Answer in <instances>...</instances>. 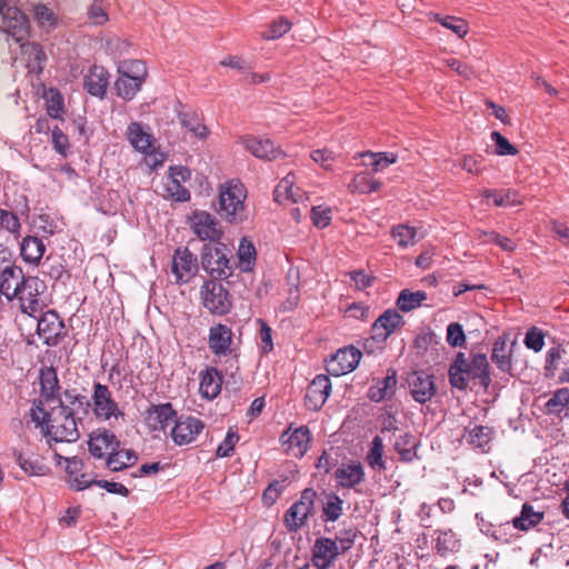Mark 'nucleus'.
<instances>
[{
	"instance_id": "obj_1",
	"label": "nucleus",
	"mask_w": 569,
	"mask_h": 569,
	"mask_svg": "<svg viewBox=\"0 0 569 569\" xmlns=\"http://www.w3.org/2000/svg\"><path fill=\"white\" fill-rule=\"evenodd\" d=\"M449 382L453 388L466 390L469 382L478 383L485 390L491 382L489 362L483 353H476L467 360L463 353H458L449 368Z\"/></svg>"
},
{
	"instance_id": "obj_2",
	"label": "nucleus",
	"mask_w": 569,
	"mask_h": 569,
	"mask_svg": "<svg viewBox=\"0 0 569 569\" xmlns=\"http://www.w3.org/2000/svg\"><path fill=\"white\" fill-rule=\"evenodd\" d=\"M46 436L56 442H74L80 437L73 411L60 399L49 413Z\"/></svg>"
},
{
	"instance_id": "obj_3",
	"label": "nucleus",
	"mask_w": 569,
	"mask_h": 569,
	"mask_svg": "<svg viewBox=\"0 0 569 569\" xmlns=\"http://www.w3.org/2000/svg\"><path fill=\"white\" fill-rule=\"evenodd\" d=\"M247 190L239 180H229L219 188V211L231 223L246 219Z\"/></svg>"
},
{
	"instance_id": "obj_4",
	"label": "nucleus",
	"mask_w": 569,
	"mask_h": 569,
	"mask_svg": "<svg viewBox=\"0 0 569 569\" xmlns=\"http://www.w3.org/2000/svg\"><path fill=\"white\" fill-rule=\"evenodd\" d=\"M119 71L120 76L114 83L117 94L123 100L130 101L141 89L147 76V68L142 61L132 60L126 62Z\"/></svg>"
},
{
	"instance_id": "obj_5",
	"label": "nucleus",
	"mask_w": 569,
	"mask_h": 569,
	"mask_svg": "<svg viewBox=\"0 0 569 569\" xmlns=\"http://www.w3.org/2000/svg\"><path fill=\"white\" fill-rule=\"evenodd\" d=\"M201 266L212 280L227 279L233 273V264L223 244H204L201 251Z\"/></svg>"
},
{
	"instance_id": "obj_6",
	"label": "nucleus",
	"mask_w": 569,
	"mask_h": 569,
	"mask_svg": "<svg viewBox=\"0 0 569 569\" xmlns=\"http://www.w3.org/2000/svg\"><path fill=\"white\" fill-rule=\"evenodd\" d=\"M317 492L307 488L301 492V497L284 513V523L289 531H298L306 520L311 516Z\"/></svg>"
},
{
	"instance_id": "obj_7",
	"label": "nucleus",
	"mask_w": 569,
	"mask_h": 569,
	"mask_svg": "<svg viewBox=\"0 0 569 569\" xmlns=\"http://www.w3.org/2000/svg\"><path fill=\"white\" fill-rule=\"evenodd\" d=\"M203 307L211 313L226 315L231 309V300L227 289L214 280H209L201 287Z\"/></svg>"
},
{
	"instance_id": "obj_8",
	"label": "nucleus",
	"mask_w": 569,
	"mask_h": 569,
	"mask_svg": "<svg viewBox=\"0 0 569 569\" xmlns=\"http://www.w3.org/2000/svg\"><path fill=\"white\" fill-rule=\"evenodd\" d=\"M311 433L307 426L293 428L292 425L280 436L284 452L295 458H302L309 449Z\"/></svg>"
},
{
	"instance_id": "obj_9",
	"label": "nucleus",
	"mask_w": 569,
	"mask_h": 569,
	"mask_svg": "<svg viewBox=\"0 0 569 569\" xmlns=\"http://www.w3.org/2000/svg\"><path fill=\"white\" fill-rule=\"evenodd\" d=\"M361 357V351L353 346L340 348L327 360V371L335 377L347 375L357 368Z\"/></svg>"
},
{
	"instance_id": "obj_10",
	"label": "nucleus",
	"mask_w": 569,
	"mask_h": 569,
	"mask_svg": "<svg viewBox=\"0 0 569 569\" xmlns=\"http://www.w3.org/2000/svg\"><path fill=\"white\" fill-rule=\"evenodd\" d=\"M190 227L202 241L219 242L222 230L217 219L207 211H194L189 218Z\"/></svg>"
},
{
	"instance_id": "obj_11",
	"label": "nucleus",
	"mask_w": 569,
	"mask_h": 569,
	"mask_svg": "<svg viewBox=\"0 0 569 569\" xmlns=\"http://www.w3.org/2000/svg\"><path fill=\"white\" fill-rule=\"evenodd\" d=\"M198 261L188 248L176 249L172 257L171 271L177 283L189 282L198 272Z\"/></svg>"
},
{
	"instance_id": "obj_12",
	"label": "nucleus",
	"mask_w": 569,
	"mask_h": 569,
	"mask_svg": "<svg viewBox=\"0 0 569 569\" xmlns=\"http://www.w3.org/2000/svg\"><path fill=\"white\" fill-rule=\"evenodd\" d=\"M37 332L47 346H57L64 335V323L56 311L49 310L39 318Z\"/></svg>"
},
{
	"instance_id": "obj_13",
	"label": "nucleus",
	"mask_w": 569,
	"mask_h": 569,
	"mask_svg": "<svg viewBox=\"0 0 569 569\" xmlns=\"http://www.w3.org/2000/svg\"><path fill=\"white\" fill-rule=\"evenodd\" d=\"M204 423L194 417L177 418L170 437L177 446L189 445L202 432Z\"/></svg>"
},
{
	"instance_id": "obj_14",
	"label": "nucleus",
	"mask_w": 569,
	"mask_h": 569,
	"mask_svg": "<svg viewBox=\"0 0 569 569\" xmlns=\"http://www.w3.org/2000/svg\"><path fill=\"white\" fill-rule=\"evenodd\" d=\"M119 447V439L108 429H97L89 437V452L97 459L107 460V457L111 456V451L117 450Z\"/></svg>"
},
{
	"instance_id": "obj_15",
	"label": "nucleus",
	"mask_w": 569,
	"mask_h": 569,
	"mask_svg": "<svg viewBox=\"0 0 569 569\" xmlns=\"http://www.w3.org/2000/svg\"><path fill=\"white\" fill-rule=\"evenodd\" d=\"M93 412L97 418L109 420L111 417L123 416L119 411L118 403L112 399L111 391L108 386L100 382L93 386Z\"/></svg>"
},
{
	"instance_id": "obj_16",
	"label": "nucleus",
	"mask_w": 569,
	"mask_h": 569,
	"mask_svg": "<svg viewBox=\"0 0 569 569\" xmlns=\"http://www.w3.org/2000/svg\"><path fill=\"white\" fill-rule=\"evenodd\" d=\"M407 383L412 398L419 403L431 400L436 393L433 376L425 371H413L408 375Z\"/></svg>"
},
{
	"instance_id": "obj_17",
	"label": "nucleus",
	"mask_w": 569,
	"mask_h": 569,
	"mask_svg": "<svg viewBox=\"0 0 569 569\" xmlns=\"http://www.w3.org/2000/svg\"><path fill=\"white\" fill-rule=\"evenodd\" d=\"M339 556L338 542L330 538L316 539L311 549V561L317 569H329Z\"/></svg>"
},
{
	"instance_id": "obj_18",
	"label": "nucleus",
	"mask_w": 569,
	"mask_h": 569,
	"mask_svg": "<svg viewBox=\"0 0 569 569\" xmlns=\"http://www.w3.org/2000/svg\"><path fill=\"white\" fill-rule=\"evenodd\" d=\"M0 28L17 41H21L28 34L29 20L20 9L8 7L2 12Z\"/></svg>"
},
{
	"instance_id": "obj_19",
	"label": "nucleus",
	"mask_w": 569,
	"mask_h": 569,
	"mask_svg": "<svg viewBox=\"0 0 569 569\" xmlns=\"http://www.w3.org/2000/svg\"><path fill=\"white\" fill-rule=\"evenodd\" d=\"M391 335V309L385 312L375 321L371 328V336L366 340L365 348L369 352L382 350L387 339Z\"/></svg>"
},
{
	"instance_id": "obj_20",
	"label": "nucleus",
	"mask_w": 569,
	"mask_h": 569,
	"mask_svg": "<svg viewBox=\"0 0 569 569\" xmlns=\"http://www.w3.org/2000/svg\"><path fill=\"white\" fill-rule=\"evenodd\" d=\"M331 392V381L326 375H317L310 382L307 395L306 406L310 410H320L328 400Z\"/></svg>"
},
{
	"instance_id": "obj_21",
	"label": "nucleus",
	"mask_w": 569,
	"mask_h": 569,
	"mask_svg": "<svg viewBox=\"0 0 569 569\" xmlns=\"http://www.w3.org/2000/svg\"><path fill=\"white\" fill-rule=\"evenodd\" d=\"M146 420L153 431H164L170 423L177 420V411L170 402L151 405L146 411Z\"/></svg>"
},
{
	"instance_id": "obj_22",
	"label": "nucleus",
	"mask_w": 569,
	"mask_h": 569,
	"mask_svg": "<svg viewBox=\"0 0 569 569\" xmlns=\"http://www.w3.org/2000/svg\"><path fill=\"white\" fill-rule=\"evenodd\" d=\"M39 280L34 277L26 278L19 287V295L16 298L20 301L22 312L33 316L39 311Z\"/></svg>"
},
{
	"instance_id": "obj_23",
	"label": "nucleus",
	"mask_w": 569,
	"mask_h": 569,
	"mask_svg": "<svg viewBox=\"0 0 569 569\" xmlns=\"http://www.w3.org/2000/svg\"><path fill=\"white\" fill-rule=\"evenodd\" d=\"M243 143L246 149L259 159L272 161L286 157L284 151L268 138L247 137Z\"/></svg>"
},
{
	"instance_id": "obj_24",
	"label": "nucleus",
	"mask_w": 569,
	"mask_h": 569,
	"mask_svg": "<svg viewBox=\"0 0 569 569\" xmlns=\"http://www.w3.org/2000/svg\"><path fill=\"white\" fill-rule=\"evenodd\" d=\"M190 178V171L184 167H171L166 191L169 198L176 201H188L190 199L189 190L182 186V182Z\"/></svg>"
},
{
	"instance_id": "obj_25",
	"label": "nucleus",
	"mask_w": 569,
	"mask_h": 569,
	"mask_svg": "<svg viewBox=\"0 0 569 569\" xmlns=\"http://www.w3.org/2000/svg\"><path fill=\"white\" fill-rule=\"evenodd\" d=\"M126 138L134 150L143 153L151 154L154 150V138L147 129L139 122H131L127 127Z\"/></svg>"
},
{
	"instance_id": "obj_26",
	"label": "nucleus",
	"mask_w": 569,
	"mask_h": 569,
	"mask_svg": "<svg viewBox=\"0 0 569 569\" xmlns=\"http://www.w3.org/2000/svg\"><path fill=\"white\" fill-rule=\"evenodd\" d=\"M109 84V73L100 66H93L83 78L84 89L93 97L103 98Z\"/></svg>"
},
{
	"instance_id": "obj_27",
	"label": "nucleus",
	"mask_w": 569,
	"mask_h": 569,
	"mask_svg": "<svg viewBox=\"0 0 569 569\" xmlns=\"http://www.w3.org/2000/svg\"><path fill=\"white\" fill-rule=\"evenodd\" d=\"M24 279L20 267H6L0 274V292L10 300L16 298L19 295V287Z\"/></svg>"
},
{
	"instance_id": "obj_28",
	"label": "nucleus",
	"mask_w": 569,
	"mask_h": 569,
	"mask_svg": "<svg viewBox=\"0 0 569 569\" xmlns=\"http://www.w3.org/2000/svg\"><path fill=\"white\" fill-rule=\"evenodd\" d=\"M209 348L217 356H224L230 351L232 331L226 325H217L210 328Z\"/></svg>"
},
{
	"instance_id": "obj_29",
	"label": "nucleus",
	"mask_w": 569,
	"mask_h": 569,
	"mask_svg": "<svg viewBox=\"0 0 569 569\" xmlns=\"http://www.w3.org/2000/svg\"><path fill=\"white\" fill-rule=\"evenodd\" d=\"M222 376L216 368H208L200 372L199 392L202 398L212 400L221 391Z\"/></svg>"
},
{
	"instance_id": "obj_30",
	"label": "nucleus",
	"mask_w": 569,
	"mask_h": 569,
	"mask_svg": "<svg viewBox=\"0 0 569 569\" xmlns=\"http://www.w3.org/2000/svg\"><path fill=\"white\" fill-rule=\"evenodd\" d=\"M306 198V193L295 186V176L288 173L274 189V200L282 202L283 200H292V202H302Z\"/></svg>"
},
{
	"instance_id": "obj_31",
	"label": "nucleus",
	"mask_w": 569,
	"mask_h": 569,
	"mask_svg": "<svg viewBox=\"0 0 569 569\" xmlns=\"http://www.w3.org/2000/svg\"><path fill=\"white\" fill-rule=\"evenodd\" d=\"M138 455L132 449H123L121 446L111 451V456L107 457L106 467L113 472L122 471L132 467L138 461Z\"/></svg>"
},
{
	"instance_id": "obj_32",
	"label": "nucleus",
	"mask_w": 569,
	"mask_h": 569,
	"mask_svg": "<svg viewBox=\"0 0 569 569\" xmlns=\"http://www.w3.org/2000/svg\"><path fill=\"white\" fill-rule=\"evenodd\" d=\"M60 386L57 370L50 367H43L40 370V396L46 401H52L58 398Z\"/></svg>"
},
{
	"instance_id": "obj_33",
	"label": "nucleus",
	"mask_w": 569,
	"mask_h": 569,
	"mask_svg": "<svg viewBox=\"0 0 569 569\" xmlns=\"http://www.w3.org/2000/svg\"><path fill=\"white\" fill-rule=\"evenodd\" d=\"M46 252L43 241L33 236H27L22 239L20 253L22 259L31 264H38Z\"/></svg>"
},
{
	"instance_id": "obj_34",
	"label": "nucleus",
	"mask_w": 569,
	"mask_h": 569,
	"mask_svg": "<svg viewBox=\"0 0 569 569\" xmlns=\"http://www.w3.org/2000/svg\"><path fill=\"white\" fill-rule=\"evenodd\" d=\"M21 54L27 61V68L31 72L40 73L43 70L46 53L42 47L34 42L21 44Z\"/></svg>"
},
{
	"instance_id": "obj_35",
	"label": "nucleus",
	"mask_w": 569,
	"mask_h": 569,
	"mask_svg": "<svg viewBox=\"0 0 569 569\" xmlns=\"http://www.w3.org/2000/svg\"><path fill=\"white\" fill-rule=\"evenodd\" d=\"M435 535V549L440 556L443 557L459 550L460 540L451 529L436 530Z\"/></svg>"
},
{
	"instance_id": "obj_36",
	"label": "nucleus",
	"mask_w": 569,
	"mask_h": 569,
	"mask_svg": "<svg viewBox=\"0 0 569 569\" xmlns=\"http://www.w3.org/2000/svg\"><path fill=\"white\" fill-rule=\"evenodd\" d=\"M373 173L369 171H361L352 178L348 183V190L351 193H370L377 191L381 183L372 177Z\"/></svg>"
},
{
	"instance_id": "obj_37",
	"label": "nucleus",
	"mask_w": 569,
	"mask_h": 569,
	"mask_svg": "<svg viewBox=\"0 0 569 569\" xmlns=\"http://www.w3.org/2000/svg\"><path fill=\"white\" fill-rule=\"evenodd\" d=\"M542 519V512H537L533 510V507L531 505L525 503L522 506L520 516L513 518L512 526L515 529L528 531L529 529L539 525Z\"/></svg>"
},
{
	"instance_id": "obj_38",
	"label": "nucleus",
	"mask_w": 569,
	"mask_h": 569,
	"mask_svg": "<svg viewBox=\"0 0 569 569\" xmlns=\"http://www.w3.org/2000/svg\"><path fill=\"white\" fill-rule=\"evenodd\" d=\"M363 469L360 463L338 468L336 478L341 487H353L363 480Z\"/></svg>"
},
{
	"instance_id": "obj_39",
	"label": "nucleus",
	"mask_w": 569,
	"mask_h": 569,
	"mask_svg": "<svg viewBox=\"0 0 569 569\" xmlns=\"http://www.w3.org/2000/svg\"><path fill=\"white\" fill-rule=\"evenodd\" d=\"M418 446L419 441L417 437L410 433H405L403 436H400L393 443V449L399 453L402 461L410 462L417 458Z\"/></svg>"
},
{
	"instance_id": "obj_40",
	"label": "nucleus",
	"mask_w": 569,
	"mask_h": 569,
	"mask_svg": "<svg viewBox=\"0 0 569 569\" xmlns=\"http://www.w3.org/2000/svg\"><path fill=\"white\" fill-rule=\"evenodd\" d=\"M16 460L19 467L28 475L43 477L50 472V468L38 457H26L23 453H17Z\"/></svg>"
},
{
	"instance_id": "obj_41",
	"label": "nucleus",
	"mask_w": 569,
	"mask_h": 569,
	"mask_svg": "<svg viewBox=\"0 0 569 569\" xmlns=\"http://www.w3.org/2000/svg\"><path fill=\"white\" fill-rule=\"evenodd\" d=\"M425 300H427V293L425 291L418 290L412 292L409 289H403L400 291L396 305L402 312H409L420 307Z\"/></svg>"
},
{
	"instance_id": "obj_42",
	"label": "nucleus",
	"mask_w": 569,
	"mask_h": 569,
	"mask_svg": "<svg viewBox=\"0 0 569 569\" xmlns=\"http://www.w3.org/2000/svg\"><path fill=\"white\" fill-rule=\"evenodd\" d=\"M256 248L253 243L247 238H242L238 249L239 267L243 272H249L253 269L256 262Z\"/></svg>"
},
{
	"instance_id": "obj_43",
	"label": "nucleus",
	"mask_w": 569,
	"mask_h": 569,
	"mask_svg": "<svg viewBox=\"0 0 569 569\" xmlns=\"http://www.w3.org/2000/svg\"><path fill=\"white\" fill-rule=\"evenodd\" d=\"M493 436V429L488 426H475L472 429L467 430V441L485 450Z\"/></svg>"
},
{
	"instance_id": "obj_44",
	"label": "nucleus",
	"mask_w": 569,
	"mask_h": 569,
	"mask_svg": "<svg viewBox=\"0 0 569 569\" xmlns=\"http://www.w3.org/2000/svg\"><path fill=\"white\" fill-rule=\"evenodd\" d=\"M361 158V164L368 169L371 173H377L383 169H387L391 163V160L387 157V153L378 152H363L359 154Z\"/></svg>"
},
{
	"instance_id": "obj_45",
	"label": "nucleus",
	"mask_w": 569,
	"mask_h": 569,
	"mask_svg": "<svg viewBox=\"0 0 569 569\" xmlns=\"http://www.w3.org/2000/svg\"><path fill=\"white\" fill-rule=\"evenodd\" d=\"M383 441L381 437L376 436L371 442V447L367 453V462L373 470H386V462L382 459Z\"/></svg>"
},
{
	"instance_id": "obj_46",
	"label": "nucleus",
	"mask_w": 569,
	"mask_h": 569,
	"mask_svg": "<svg viewBox=\"0 0 569 569\" xmlns=\"http://www.w3.org/2000/svg\"><path fill=\"white\" fill-rule=\"evenodd\" d=\"M421 237L418 238V232L415 227L409 224H399L393 228V240L400 248H407L410 244H415Z\"/></svg>"
},
{
	"instance_id": "obj_47",
	"label": "nucleus",
	"mask_w": 569,
	"mask_h": 569,
	"mask_svg": "<svg viewBox=\"0 0 569 569\" xmlns=\"http://www.w3.org/2000/svg\"><path fill=\"white\" fill-rule=\"evenodd\" d=\"M0 229L18 239L21 231V222L18 216L13 211L0 208Z\"/></svg>"
},
{
	"instance_id": "obj_48",
	"label": "nucleus",
	"mask_w": 569,
	"mask_h": 569,
	"mask_svg": "<svg viewBox=\"0 0 569 569\" xmlns=\"http://www.w3.org/2000/svg\"><path fill=\"white\" fill-rule=\"evenodd\" d=\"M491 360L497 365L499 369L506 371L511 366L510 355L507 350L506 341L502 339H498L493 343Z\"/></svg>"
},
{
	"instance_id": "obj_49",
	"label": "nucleus",
	"mask_w": 569,
	"mask_h": 569,
	"mask_svg": "<svg viewBox=\"0 0 569 569\" xmlns=\"http://www.w3.org/2000/svg\"><path fill=\"white\" fill-rule=\"evenodd\" d=\"M569 405V388L556 390L546 403L549 413L560 415L566 406Z\"/></svg>"
},
{
	"instance_id": "obj_50",
	"label": "nucleus",
	"mask_w": 569,
	"mask_h": 569,
	"mask_svg": "<svg viewBox=\"0 0 569 569\" xmlns=\"http://www.w3.org/2000/svg\"><path fill=\"white\" fill-rule=\"evenodd\" d=\"M291 29V22L283 17H279L272 21L269 30L262 33V38L266 40H276L283 37Z\"/></svg>"
},
{
	"instance_id": "obj_51",
	"label": "nucleus",
	"mask_w": 569,
	"mask_h": 569,
	"mask_svg": "<svg viewBox=\"0 0 569 569\" xmlns=\"http://www.w3.org/2000/svg\"><path fill=\"white\" fill-rule=\"evenodd\" d=\"M342 513V500L337 495H330L323 505L326 521H336Z\"/></svg>"
},
{
	"instance_id": "obj_52",
	"label": "nucleus",
	"mask_w": 569,
	"mask_h": 569,
	"mask_svg": "<svg viewBox=\"0 0 569 569\" xmlns=\"http://www.w3.org/2000/svg\"><path fill=\"white\" fill-rule=\"evenodd\" d=\"M181 123L194 137L204 138L208 133L207 127L196 114H183Z\"/></svg>"
},
{
	"instance_id": "obj_53",
	"label": "nucleus",
	"mask_w": 569,
	"mask_h": 569,
	"mask_svg": "<svg viewBox=\"0 0 569 569\" xmlns=\"http://www.w3.org/2000/svg\"><path fill=\"white\" fill-rule=\"evenodd\" d=\"M443 20L442 27L451 30L460 39H463L468 34L469 24L465 19L455 16H445Z\"/></svg>"
},
{
	"instance_id": "obj_54",
	"label": "nucleus",
	"mask_w": 569,
	"mask_h": 569,
	"mask_svg": "<svg viewBox=\"0 0 569 569\" xmlns=\"http://www.w3.org/2000/svg\"><path fill=\"white\" fill-rule=\"evenodd\" d=\"M491 140L495 142L496 153L498 156H516L519 152L518 149L498 131L491 132Z\"/></svg>"
},
{
	"instance_id": "obj_55",
	"label": "nucleus",
	"mask_w": 569,
	"mask_h": 569,
	"mask_svg": "<svg viewBox=\"0 0 569 569\" xmlns=\"http://www.w3.org/2000/svg\"><path fill=\"white\" fill-rule=\"evenodd\" d=\"M34 19L41 27L53 28L57 22V18L53 11L44 4H37L33 8Z\"/></svg>"
},
{
	"instance_id": "obj_56",
	"label": "nucleus",
	"mask_w": 569,
	"mask_h": 569,
	"mask_svg": "<svg viewBox=\"0 0 569 569\" xmlns=\"http://www.w3.org/2000/svg\"><path fill=\"white\" fill-rule=\"evenodd\" d=\"M239 441V435L237 431L229 429L223 441L218 446L216 456L218 458H224L232 455L236 443Z\"/></svg>"
},
{
	"instance_id": "obj_57",
	"label": "nucleus",
	"mask_w": 569,
	"mask_h": 569,
	"mask_svg": "<svg viewBox=\"0 0 569 569\" xmlns=\"http://www.w3.org/2000/svg\"><path fill=\"white\" fill-rule=\"evenodd\" d=\"M331 209L323 206H316L311 209V220L317 228H326L331 221Z\"/></svg>"
},
{
	"instance_id": "obj_58",
	"label": "nucleus",
	"mask_w": 569,
	"mask_h": 569,
	"mask_svg": "<svg viewBox=\"0 0 569 569\" xmlns=\"http://www.w3.org/2000/svg\"><path fill=\"white\" fill-rule=\"evenodd\" d=\"M447 342L452 347H462L465 345L466 335L459 322H451L447 327Z\"/></svg>"
},
{
	"instance_id": "obj_59",
	"label": "nucleus",
	"mask_w": 569,
	"mask_h": 569,
	"mask_svg": "<svg viewBox=\"0 0 569 569\" xmlns=\"http://www.w3.org/2000/svg\"><path fill=\"white\" fill-rule=\"evenodd\" d=\"M391 380V376L389 375V371L387 372V376L381 380L378 381L377 385H372L368 390V398L371 401L379 402L387 396V390L389 388V382Z\"/></svg>"
},
{
	"instance_id": "obj_60",
	"label": "nucleus",
	"mask_w": 569,
	"mask_h": 569,
	"mask_svg": "<svg viewBox=\"0 0 569 569\" xmlns=\"http://www.w3.org/2000/svg\"><path fill=\"white\" fill-rule=\"evenodd\" d=\"M525 345L528 349H532L536 352L540 351L545 345V336L542 331L537 328L528 330L525 337Z\"/></svg>"
},
{
	"instance_id": "obj_61",
	"label": "nucleus",
	"mask_w": 569,
	"mask_h": 569,
	"mask_svg": "<svg viewBox=\"0 0 569 569\" xmlns=\"http://www.w3.org/2000/svg\"><path fill=\"white\" fill-rule=\"evenodd\" d=\"M399 550L401 551V556L398 551H395L393 555L396 556V560L398 561V569H413L415 565L412 563V559H408L405 555H407L409 558L412 557V546L408 541L405 545L399 546Z\"/></svg>"
},
{
	"instance_id": "obj_62",
	"label": "nucleus",
	"mask_w": 569,
	"mask_h": 569,
	"mask_svg": "<svg viewBox=\"0 0 569 569\" xmlns=\"http://www.w3.org/2000/svg\"><path fill=\"white\" fill-rule=\"evenodd\" d=\"M311 159L323 169L331 170L335 161V153L328 149H317L310 153Z\"/></svg>"
},
{
	"instance_id": "obj_63",
	"label": "nucleus",
	"mask_w": 569,
	"mask_h": 569,
	"mask_svg": "<svg viewBox=\"0 0 569 569\" xmlns=\"http://www.w3.org/2000/svg\"><path fill=\"white\" fill-rule=\"evenodd\" d=\"M357 290H363L370 287L375 277L367 274L363 270H355L347 273Z\"/></svg>"
},
{
	"instance_id": "obj_64",
	"label": "nucleus",
	"mask_w": 569,
	"mask_h": 569,
	"mask_svg": "<svg viewBox=\"0 0 569 569\" xmlns=\"http://www.w3.org/2000/svg\"><path fill=\"white\" fill-rule=\"evenodd\" d=\"M445 62L450 69H452L457 74H459L463 79L469 80V79L473 78V76H475V71H473L472 67H470L469 64H467L465 62H461L458 59L451 58V59H447Z\"/></svg>"
}]
</instances>
